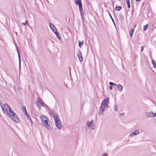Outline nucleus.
<instances>
[{
    "mask_svg": "<svg viewBox=\"0 0 156 156\" xmlns=\"http://www.w3.org/2000/svg\"><path fill=\"white\" fill-rule=\"evenodd\" d=\"M109 98H107L104 99L101 104L99 110V114L102 115L104 111L106 110L108 107Z\"/></svg>",
    "mask_w": 156,
    "mask_h": 156,
    "instance_id": "obj_1",
    "label": "nucleus"
},
{
    "mask_svg": "<svg viewBox=\"0 0 156 156\" xmlns=\"http://www.w3.org/2000/svg\"><path fill=\"white\" fill-rule=\"evenodd\" d=\"M53 117L56 127L58 129H61L62 127V125L58 114H54L53 115Z\"/></svg>",
    "mask_w": 156,
    "mask_h": 156,
    "instance_id": "obj_2",
    "label": "nucleus"
},
{
    "mask_svg": "<svg viewBox=\"0 0 156 156\" xmlns=\"http://www.w3.org/2000/svg\"><path fill=\"white\" fill-rule=\"evenodd\" d=\"M8 115L11 119L14 121L18 123L20 122L16 114L11 109H10L9 112L8 113Z\"/></svg>",
    "mask_w": 156,
    "mask_h": 156,
    "instance_id": "obj_3",
    "label": "nucleus"
},
{
    "mask_svg": "<svg viewBox=\"0 0 156 156\" xmlns=\"http://www.w3.org/2000/svg\"><path fill=\"white\" fill-rule=\"evenodd\" d=\"M42 123L48 129H51V127L49 124L50 122L48 119L43 121Z\"/></svg>",
    "mask_w": 156,
    "mask_h": 156,
    "instance_id": "obj_4",
    "label": "nucleus"
},
{
    "mask_svg": "<svg viewBox=\"0 0 156 156\" xmlns=\"http://www.w3.org/2000/svg\"><path fill=\"white\" fill-rule=\"evenodd\" d=\"M37 105L40 109H41V106L43 107H44L45 104L44 103V102L40 98H39L37 100Z\"/></svg>",
    "mask_w": 156,
    "mask_h": 156,
    "instance_id": "obj_5",
    "label": "nucleus"
},
{
    "mask_svg": "<svg viewBox=\"0 0 156 156\" xmlns=\"http://www.w3.org/2000/svg\"><path fill=\"white\" fill-rule=\"evenodd\" d=\"M154 114L152 111L150 112H146L145 113L146 115L148 117H153L156 116V115Z\"/></svg>",
    "mask_w": 156,
    "mask_h": 156,
    "instance_id": "obj_6",
    "label": "nucleus"
},
{
    "mask_svg": "<svg viewBox=\"0 0 156 156\" xmlns=\"http://www.w3.org/2000/svg\"><path fill=\"white\" fill-rule=\"evenodd\" d=\"M77 56L78 57L79 59L80 62L83 61V59L81 53L80 51H79L77 54Z\"/></svg>",
    "mask_w": 156,
    "mask_h": 156,
    "instance_id": "obj_7",
    "label": "nucleus"
},
{
    "mask_svg": "<svg viewBox=\"0 0 156 156\" xmlns=\"http://www.w3.org/2000/svg\"><path fill=\"white\" fill-rule=\"evenodd\" d=\"M49 26L51 29L53 31L54 33L55 31H57V29L55 26L52 23H50Z\"/></svg>",
    "mask_w": 156,
    "mask_h": 156,
    "instance_id": "obj_8",
    "label": "nucleus"
},
{
    "mask_svg": "<svg viewBox=\"0 0 156 156\" xmlns=\"http://www.w3.org/2000/svg\"><path fill=\"white\" fill-rule=\"evenodd\" d=\"M139 133V131L138 129L136 130L133 132L131 133L130 134V136L131 137L134 136L138 135Z\"/></svg>",
    "mask_w": 156,
    "mask_h": 156,
    "instance_id": "obj_9",
    "label": "nucleus"
},
{
    "mask_svg": "<svg viewBox=\"0 0 156 156\" xmlns=\"http://www.w3.org/2000/svg\"><path fill=\"white\" fill-rule=\"evenodd\" d=\"M93 121H91V122H90L88 121L87 122V125L88 127H89L90 129H94V127L91 126Z\"/></svg>",
    "mask_w": 156,
    "mask_h": 156,
    "instance_id": "obj_10",
    "label": "nucleus"
},
{
    "mask_svg": "<svg viewBox=\"0 0 156 156\" xmlns=\"http://www.w3.org/2000/svg\"><path fill=\"white\" fill-rule=\"evenodd\" d=\"M76 5L79 6V9L80 11H82L83 8L81 2L75 3Z\"/></svg>",
    "mask_w": 156,
    "mask_h": 156,
    "instance_id": "obj_11",
    "label": "nucleus"
},
{
    "mask_svg": "<svg viewBox=\"0 0 156 156\" xmlns=\"http://www.w3.org/2000/svg\"><path fill=\"white\" fill-rule=\"evenodd\" d=\"M4 108H5L7 112H8V110H9V111H10V109H11L9 106L6 103H5L4 104Z\"/></svg>",
    "mask_w": 156,
    "mask_h": 156,
    "instance_id": "obj_12",
    "label": "nucleus"
},
{
    "mask_svg": "<svg viewBox=\"0 0 156 156\" xmlns=\"http://www.w3.org/2000/svg\"><path fill=\"white\" fill-rule=\"evenodd\" d=\"M41 119V120L42 122L43 121H44V120H46L47 119H48V118L46 117L44 115H42L40 117Z\"/></svg>",
    "mask_w": 156,
    "mask_h": 156,
    "instance_id": "obj_13",
    "label": "nucleus"
},
{
    "mask_svg": "<svg viewBox=\"0 0 156 156\" xmlns=\"http://www.w3.org/2000/svg\"><path fill=\"white\" fill-rule=\"evenodd\" d=\"M16 48L17 49V53L18 55V57H19V66L20 67V52L19 51L18 49V48L17 47H16Z\"/></svg>",
    "mask_w": 156,
    "mask_h": 156,
    "instance_id": "obj_14",
    "label": "nucleus"
},
{
    "mask_svg": "<svg viewBox=\"0 0 156 156\" xmlns=\"http://www.w3.org/2000/svg\"><path fill=\"white\" fill-rule=\"evenodd\" d=\"M117 88L119 91H121L122 90L123 87L121 85L118 84L117 85Z\"/></svg>",
    "mask_w": 156,
    "mask_h": 156,
    "instance_id": "obj_15",
    "label": "nucleus"
},
{
    "mask_svg": "<svg viewBox=\"0 0 156 156\" xmlns=\"http://www.w3.org/2000/svg\"><path fill=\"white\" fill-rule=\"evenodd\" d=\"M25 113L24 112V113L25 114V115L27 117L28 119L30 120V122H32V121L31 120V118H30V117H29V115H28V113H27V111H25Z\"/></svg>",
    "mask_w": 156,
    "mask_h": 156,
    "instance_id": "obj_16",
    "label": "nucleus"
},
{
    "mask_svg": "<svg viewBox=\"0 0 156 156\" xmlns=\"http://www.w3.org/2000/svg\"><path fill=\"white\" fill-rule=\"evenodd\" d=\"M122 8V7L121 6H116L115 8V10L116 11H119L120 9H121Z\"/></svg>",
    "mask_w": 156,
    "mask_h": 156,
    "instance_id": "obj_17",
    "label": "nucleus"
},
{
    "mask_svg": "<svg viewBox=\"0 0 156 156\" xmlns=\"http://www.w3.org/2000/svg\"><path fill=\"white\" fill-rule=\"evenodd\" d=\"M83 41L82 42L79 41V46L80 48H81V47L83 45Z\"/></svg>",
    "mask_w": 156,
    "mask_h": 156,
    "instance_id": "obj_18",
    "label": "nucleus"
},
{
    "mask_svg": "<svg viewBox=\"0 0 156 156\" xmlns=\"http://www.w3.org/2000/svg\"><path fill=\"white\" fill-rule=\"evenodd\" d=\"M133 32H134V29H132L131 30V31L130 32V36H132L133 35Z\"/></svg>",
    "mask_w": 156,
    "mask_h": 156,
    "instance_id": "obj_19",
    "label": "nucleus"
},
{
    "mask_svg": "<svg viewBox=\"0 0 156 156\" xmlns=\"http://www.w3.org/2000/svg\"><path fill=\"white\" fill-rule=\"evenodd\" d=\"M54 33L55 34H56V35L57 37L58 38H59V37H60L59 35V34L57 32V31H55V32H54Z\"/></svg>",
    "mask_w": 156,
    "mask_h": 156,
    "instance_id": "obj_20",
    "label": "nucleus"
},
{
    "mask_svg": "<svg viewBox=\"0 0 156 156\" xmlns=\"http://www.w3.org/2000/svg\"><path fill=\"white\" fill-rule=\"evenodd\" d=\"M152 63L153 64V66L154 67H155V66H156V64L155 63V62L154 61V60H152Z\"/></svg>",
    "mask_w": 156,
    "mask_h": 156,
    "instance_id": "obj_21",
    "label": "nucleus"
},
{
    "mask_svg": "<svg viewBox=\"0 0 156 156\" xmlns=\"http://www.w3.org/2000/svg\"><path fill=\"white\" fill-rule=\"evenodd\" d=\"M22 108L23 111V112L24 113L26 111V107L24 106H23L22 107Z\"/></svg>",
    "mask_w": 156,
    "mask_h": 156,
    "instance_id": "obj_22",
    "label": "nucleus"
},
{
    "mask_svg": "<svg viewBox=\"0 0 156 156\" xmlns=\"http://www.w3.org/2000/svg\"><path fill=\"white\" fill-rule=\"evenodd\" d=\"M114 107H115V111H117V106L116 105H114Z\"/></svg>",
    "mask_w": 156,
    "mask_h": 156,
    "instance_id": "obj_23",
    "label": "nucleus"
},
{
    "mask_svg": "<svg viewBox=\"0 0 156 156\" xmlns=\"http://www.w3.org/2000/svg\"><path fill=\"white\" fill-rule=\"evenodd\" d=\"M81 0H74L75 3H77L78 2H81Z\"/></svg>",
    "mask_w": 156,
    "mask_h": 156,
    "instance_id": "obj_24",
    "label": "nucleus"
},
{
    "mask_svg": "<svg viewBox=\"0 0 156 156\" xmlns=\"http://www.w3.org/2000/svg\"><path fill=\"white\" fill-rule=\"evenodd\" d=\"M27 20H25V22L24 23H22V24L25 26H27Z\"/></svg>",
    "mask_w": 156,
    "mask_h": 156,
    "instance_id": "obj_25",
    "label": "nucleus"
},
{
    "mask_svg": "<svg viewBox=\"0 0 156 156\" xmlns=\"http://www.w3.org/2000/svg\"><path fill=\"white\" fill-rule=\"evenodd\" d=\"M147 24L144 26V30H145L147 29Z\"/></svg>",
    "mask_w": 156,
    "mask_h": 156,
    "instance_id": "obj_26",
    "label": "nucleus"
},
{
    "mask_svg": "<svg viewBox=\"0 0 156 156\" xmlns=\"http://www.w3.org/2000/svg\"><path fill=\"white\" fill-rule=\"evenodd\" d=\"M2 110L3 112H4V113H5V110L4 109V108H3L2 107Z\"/></svg>",
    "mask_w": 156,
    "mask_h": 156,
    "instance_id": "obj_27",
    "label": "nucleus"
},
{
    "mask_svg": "<svg viewBox=\"0 0 156 156\" xmlns=\"http://www.w3.org/2000/svg\"><path fill=\"white\" fill-rule=\"evenodd\" d=\"M108 154L107 153H104L103 155L102 156H108Z\"/></svg>",
    "mask_w": 156,
    "mask_h": 156,
    "instance_id": "obj_28",
    "label": "nucleus"
},
{
    "mask_svg": "<svg viewBox=\"0 0 156 156\" xmlns=\"http://www.w3.org/2000/svg\"><path fill=\"white\" fill-rule=\"evenodd\" d=\"M109 16H110L111 18V19H112V21H113V22H114V23L115 24L114 20H113V19L112 16H111V15H110V13H109Z\"/></svg>",
    "mask_w": 156,
    "mask_h": 156,
    "instance_id": "obj_29",
    "label": "nucleus"
},
{
    "mask_svg": "<svg viewBox=\"0 0 156 156\" xmlns=\"http://www.w3.org/2000/svg\"><path fill=\"white\" fill-rule=\"evenodd\" d=\"M109 84H110V85L113 86V84H114V83H113L110 82H109Z\"/></svg>",
    "mask_w": 156,
    "mask_h": 156,
    "instance_id": "obj_30",
    "label": "nucleus"
},
{
    "mask_svg": "<svg viewBox=\"0 0 156 156\" xmlns=\"http://www.w3.org/2000/svg\"><path fill=\"white\" fill-rule=\"evenodd\" d=\"M126 3L127 4H130L129 0H126Z\"/></svg>",
    "mask_w": 156,
    "mask_h": 156,
    "instance_id": "obj_31",
    "label": "nucleus"
},
{
    "mask_svg": "<svg viewBox=\"0 0 156 156\" xmlns=\"http://www.w3.org/2000/svg\"><path fill=\"white\" fill-rule=\"evenodd\" d=\"M112 87H113V86H112V85H110V86H109V89L110 90H112Z\"/></svg>",
    "mask_w": 156,
    "mask_h": 156,
    "instance_id": "obj_32",
    "label": "nucleus"
},
{
    "mask_svg": "<svg viewBox=\"0 0 156 156\" xmlns=\"http://www.w3.org/2000/svg\"><path fill=\"white\" fill-rule=\"evenodd\" d=\"M143 49H144V48H143V46H142L141 47V52H142L143 51Z\"/></svg>",
    "mask_w": 156,
    "mask_h": 156,
    "instance_id": "obj_33",
    "label": "nucleus"
},
{
    "mask_svg": "<svg viewBox=\"0 0 156 156\" xmlns=\"http://www.w3.org/2000/svg\"><path fill=\"white\" fill-rule=\"evenodd\" d=\"M127 6H128V8H130V4H127Z\"/></svg>",
    "mask_w": 156,
    "mask_h": 156,
    "instance_id": "obj_34",
    "label": "nucleus"
},
{
    "mask_svg": "<svg viewBox=\"0 0 156 156\" xmlns=\"http://www.w3.org/2000/svg\"><path fill=\"white\" fill-rule=\"evenodd\" d=\"M115 86H117V85L116 84H115V83H114V84H113Z\"/></svg>",
    "mask_w": 156,
    "mask_h": 156,
    "instance_id": "obj_35",
    "label": "nucleus"
},
{
    "mask_svg": "<svg viewBox=\"0 0 156 156\" xmlns=\"http://www.w3.org/2000/svg\"><path fill=\"white\" fill-rule=\"evenodd\" d=\"M136 1L138 2L140 1V0H136Z\"/></svg>",
    "mask_w": 156,
    "mask_h": 156,
    "instance_id": "obj_36",
    "label": "nucleus"
},
{
    "mask_svg": "<svg viewBox=\"0 0 156 156\" xmlns=\"http://www.w3.org/2000/svg\"><path fill=\"white\" fill-rule=\"evenodd\" d=\"M122 114V115H123V113H122V114H121V115Z\"/></svg>",
    "mask_w": 156,
    "mask_h": 156,
    "instance_id": "obj_37",
    "label": "nucleus"
},
{
    "mask_svg": "<svg viewBox=\"0 0 156 156\" xmlns=\"http://www.w3.org/2000/svg\"><path fill=\"white\" fill-rule=\"evenodd\" d=\"M155 114V115H156V113H154Z\"/></svg>",
    "mask_w": 156,
    "mask_h": 156,
    "instance_id": "obj_38",
    "label": "nucleus"
}]
</instances>
